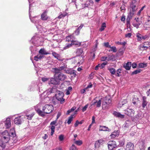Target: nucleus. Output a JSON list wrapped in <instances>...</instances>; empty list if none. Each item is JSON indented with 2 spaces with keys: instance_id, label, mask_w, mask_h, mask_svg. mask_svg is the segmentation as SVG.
I'll return each mask as SVG.
<instances>
[{
  "instance_id": "obj_1",
  "label": "nucleus",
  "mask_w": 150,
  "mask_h": 150,
  "mask_svg": "<svg viewBox=\"0 0 150 150\" xmlns=\"http://www.w3.org/2000/svg\"><path fill=\"white\" fill-rule=\"evenodd\" d=\"M2 135V137L0 139V146L4 148L5 147V144L7 143L10 140V135L6 130L3 132Z\"/></svg>"
},
{
  "instance_id": "obj_2",
  "label": "nucleus",
  "mask_w": 150,
  "mask_h": 150,
  "mask_svg": "<svg viewBox=\"0 0 150 150\" xmlns=\"http://www.w3.org/2000/svg\"><path fill=\"white\" fill-rule=\"evenodd\" d=\"M31 42L34 45L37 46H41L43 44L42 38L36 36H34L32 38Z\"/></svg>"
},
{
  "instance_id": "obj_3",
  "label": "nucleus",
  "mask_w": 150,
  "mask_h": 150,
  "mask_svg": "<svg viewBox=\"0 0 150 150\" xmlns=\"http://www.w3.org/2000/svg\"><path fill=\"white\" fill-rule=\"evenodd\" d=\"M53 105H46L43 107L42 112L44 114H49L53 111Z\"/></svg>"
},
{
  "instance_id": "obj_4",
  "label": "nucleus",
  "mask_w": 150,
  "mask_h": 150,
  "mask_svg": "<svg viewBox=\"0 0 150 150\" xmlns=\"http://www.w3.org/2000/svg\"><path fill=\"white\" fill-rule=\"evenodd\" d=\"M16 115H11L8 117L6 120H4V122L6 128L8 129L11 126V119H13V117L15 116Z\"/></svg>"
},
{
  "instance_id": "obj_5",
  "label": "nucleus",
  "mask_w": 150,
  "mask_h": 150,
  "mask_svg": "<svg viewBox=\"0 0 150 150\" xmlns=\"http://www.w3.org/2000/svg\"><path fill=\"white\" fill-rule=\"evenodd\" d=\"M64 96V94L62 92L58 91L56 94V98L59 101H60V103H63L65 101L64 99L63 98Z\"/></svg>"
},
{
  "instance_id": "obj_6",
  "label": "nucleus",
  "mask_w": 150,
  "mask_h": 150,
  "mask_svg": "<svg viewBox=\"0 0 150 150\" xmlns=\"http://www.w3.org/2000/svg\"><path fill=\"white\" fill-rule=\"evenodd\" d=\"M42 103H39L35 106V109L39 115L42 117H44L45 116V114H44L42 110H40V108L42 106Z\"/></svg>"
},
{
  "instance_id": "obj_7",
  "label": "nucleus",
  "mask_w": 150,
  "mask_h": 150,
  "mask_svg": "<svg viewBox=\"0 0 150 150\" xmlns=\"http://www.w3.org/2000/svg\"><path fill=\"white\" fill-rule=\"evenodd\" d=\"M42 85V84L41 83H40L38 85H37L35 82L32 83L29 86L28 88V90L29 91H32L34 90L37 87H38V90L40 91V86Z\"/></svg>"
},
{
  "instance_id": "obj_8",
  "label": "nucleus",
  "mask_w": 150,
  "mask_h": 150,
  "mask_svg": "<svg viewBox=\"0 0 150 150\" xmlns=\"http://www.w3.org/2000/svg\"><path fill=\"white\" fill-rule=\"evenodd\" d=\"M138 1L137 0H133L132 1V11H136L138 8Z\"/></svg>"
},
{
  "instance_id": "obj_9",
  "label": "nucleus",
  "mask_w": 150,
  "mask_h": 150,
  "mask_svg": "<svg viewBox=\"0 0 150 150\" xmlns=\"http://www.w3.org/2000/svg\"><path fill=\"white\" fill-rule=\"evenodd\" d=\"M98 97H96L92 101L91 105H95L97 107L99 108L101 106V100L99 99L98 100H97Z\"/></svg>"
},
{
  "instance_id": "obj_10",
  "label": "nucleus",
  "mask_w": 150,
  "mask_h": 150,
  "mask_svg": "<svg viewBox=\"0 0 150 150\" xmlns=\"http://www.w3.org/2000/svg\"><path fill=\"white\" fill-rule=\"evenodd\" d=\"M116 142L115 141H110L108 143V147L109 150H113V149L117 147Z\"/></svg>"
},
{
  "instance_id": "obj_11",
  "label": "nucleus",
  "mask_w": 150,
  "mask_h": 150,
  "mask_svg": "<svg viewBox=\"0 0 150 150\" xmlns=\"http://www.w3.org/2000/svg\"><path fill=\"white\" fill-rule=\"evenodd\" d=\"M59 83V81L56 77L54 76V77L50 78V80L48 81V83L50 85L51 84L56 85L58 84Z\"/></svg>"
},
{
  "instance_id": "obj_12",
  "label": "nucleus",
  "mask_w": 150,
  "mask_h": 150,
  "mask_svg": "<svg viewBox=\"0 0 150 150\" xmlns=\"http://www.w3.org/2000/svg\"><path fill=\"white\" fill-rule=\"evenodd\" d=\"M30 4L29 7V16L30 19L32 22L34 23L35 24L38 23L39 22V17L38 16H35L33 17H31L30 16Z\"/></svg>"
},
{
  "instance_id": "obj_13",
  "label": "nucleus",
  "mask_w": 150,
  "mask_h": 150,
  "mask_svg": "<svg viewBox=\"0 0 150 150\" xmlns=\"http://www.w3.org/2000/svg\"><path fill=\"white\" fill-rule=\"evenodd\" d=\"M58 80L64 81L67 78V76L62 73H60L58 75H56L55 77Z\"/></svg>"
},
{
  "instance_id": "obj_14",
  "label": "nucleus",
  "mask_w": 150,
  "mask_h": 150,
  "mask_svg": "<svg viewBox=\"0 0 150 150\" xmlns=\"http://www.w3.org/2000/svg\"><path fill=\"white\" fill-rule=\"evenodd\" d=\"M56 121H54L50 123V126L49 127L51 129V132L50 133L51 135L52 136L54 132L55 127L56 126Z\"/></svg>"
},
{
  "instance_id": "obj_15",
  "label": "nucleus",
  "mask_w": 150,
  "mask_h": 150,
  "mask_svg": "<svg viewBox=\"0 0 150 150\" xmlns=\"http://www.w3.org/2000/svg\"><path fill=\"white\" fill-rule=\"evenodd\" d=\"M137 40L139 41L147 40L149 38V36L147 35L143 36L139 33L137 34Z\"/></svg>"
},
{
  "instance_id": "obj_16",
  "label": "nucleus",
  "mask_w": 150,
  "mask_h": 150,
  "mask_svg": "<svg viewBox=\"0 0 150 150\" xmlns=\"http://www.w3.org/2000/svg\"><path fill=\"white\" fill-rule=\"evenodd\" d=\"M23 121V119L21 117V116H20L16 117L14 119V122L15 124L19 125L21 124Z\"/></svg>"
},
{
  "instance_id": "obj_17",
  "label": "nucleus",
  "mask_w": 150,
  "mask_h": 150,
  "mask_svg": "<svg viewBox=\"0 0 150 150\" xmlns=\"http://www.w3.org/2000/svg\"><path fill=\"white\" fill-rule=\"evenodd\" d=\"M131 18V16H129L128 15L127 18V30L128 31H131V28L130 27V19Z\"/></svg>"
},
{
  "instance_id": "obj_18",
  "label": "nucleus",
  "mask_w": 150,
  "mask_h": 150,
  "mask_svg": "<svg viewBox=\"0 0 150 150\" xmlns=\"http://www.w3.org/2000/svg\"><path fill=\"white\" fill-rule=\"evenodd\" d=\"M142 22L139 21L138 18H135L134 19V21L133 24V25L136 27L137 28H138L139 26L141 25Z\"/></svg>"
},
{
  "instance_id": "obj_19",
  "label": "nucleus",
  "mask_w": 150,
  "mask_h": 150,
  "mask_svg": "<svg viewBox=\"0 0 150 150\" xmlns=\"http://www.w3.org/2000/svg\"><path fill=\"white\" fill-rule=\"evenodd\" d=\"M52 54L53 56H54V58H56L59 60L61 61H63L64 59H62L61 58L60 55L57 53L54 52L52 51Z\"/></svg>"
},
{
  "instance_id": "obj_20",
  "label": "nucleus",
  "mask_w": 150,
  "mask_h": 150,
  "mask_svg": "<svg viewBox=\"0 0 150 150\" xmlns=\"http://www.w3.org/2000/svg\"><path fill=\"white\" fill-rule=\"evenodd\" d=\"M113 114L115 116L121 119L125 117L124 115L116 111H114Z\"/></svg>"
},
{
  "instance_id": "obj_21",
  "label": "nucleus",
  "mask_w": 150,
  "mask_h": 150,
  "mask_svg": "<svg viewBox=\"0 0 150 150\" xmlns=\"http://www.w3.org/2000/svg\"><path fill=\"white\" fill-rule=\"evenodd\" d=\"M54 90L55 89L53 88H49L47 91L44 92L43 94L46 93L47 94V97L51 93H53L54 91Z\"/></svg>"
},
{
  "instance_id": "obj_22",
  "label": "nucleus",
  "mask_w": 150,
  "mask_h": 150,
  "mask_svg": "<svg viewBox=\"0 0 150 150\" xmlns=\"http://www.w3.org/2000/svg\"><path fill=\"white\" fill-rule=\"evenodd\" d=\"M49 17L47 15V12L46 11L43 12L41 15V19L43 21H46L48 19Z\"/></svg>"
},
{
  "instance_id": "obj_23",
  "label": "nucleus",
  "mask_w": 150,
  "mask_h": 150,
  "mask_svg": "<svg viewBox=\"0 0 150 150\" xmlns=\"http://www.w3.org/2000/svg\"><path fill=\"white\" fill-rule=\"evenodd\" d=\"M99 130L100 131L110 132L111 131V129L105 126H100L99 128Z\"/></svg>"
},
{
  "instance_id": "obj_24",
  "label": "nucleus",
  "mask_w": 150,
  "mask_h": 150,
  "mask_svg": "<svg viewBox=\"0 0 150 150\" xmlns=\"http://www.w3.org/2000/svg\"><path fill=\"white\" fill-rule=\"evenodd\" d=\"M103 140L102 139L96 141L95 144V147L96 148H98L100 145L103 144Z\"/></svg>"
},
{
  "instance_id": "obj_25",
  "label": "nucleus",
  "mask_w": 150,
  "mask_h": 150,
  "mask_svg": "<svg viewBox=\"0 0 150 150\" xmlns=\"http://www.w3.org/2000/svg\"><path fill=\"white\" fill-rule=\"evenodd\" d=\"M131 67V62H127V63L124 64V67L127 70H129Z\"/></svg>"
},
{
  "instance_id": "obj_26",
  "label": "nucleus",
  "mask_w": 150,
  "mask_h": 150,
  "mask_svg": "<svg viewBox=\"0 0 150 150\" xmlns=\"http://www.w3.org/2000/svg\"><path fill=\"white\" fill-rule=\"evenodd\" d=\"M125 113L127 115L130 116L131 115V108L130 106L128 108L125 110Z\"/></svg>"
},
{
  "instance_id": "obj_27",
  "label": "nucleus",
  "mask_w": 150,
  "mask_h": 150,
  "mask_svg": "<svg viewBox=\"0 0 150 150\" xmlns=\"http://www.w3.org/2000/svg\"><path fill=\"white\" fill-rule=\"evenodd\" d=\"M52 71L55 73V74L54 75V76L55 77L56 76V75L60 73V71H61L60 69H59V68L58 67V68H53L52 69Z\"/></svg>"
},
{
  "instance_id": "obj_28",
  "label": "nucleus",
  "mask_w": 150,
  "mask_h": 150,
  "mask_svg": "<svg viewBox=\"0 0 150 150\" xmlns=\"http://www.w3.org/2000/svg\"><path fill=\"white\" fill-rule=\"evenodd\" d=\"M39 54H41L42 55H47L49 54L50 53L46 52L45 50L44 49H41L39 51Z\"/></svg>"
},
{
  "instance_id": "obj_29",
  "label": "nucleus",
  "mask_w": 150,
  "mask_h": 150,
  "mask_svg": "<svg viewBox=\"0 0 150 150\" xmlns=\"http://www.w3.org/2000/svg\"><path fill=\"white\" fill-rule=\"evenodd\" d=\"M119 131L117 130L116 131H115L111 134L110 136L111 137V138H115L116 136H117L119 135Z\"/></svg>"
},
{
  "instance_id": "obj_30",
  "label": "nucleus",
  "mask_w": 150,
  "mask_h": 150,
  "mask_svg": "<svg viewBox=\"0 0 150 150\" xmlns=\"http://www.w3.org/2000/svg\"><path fill=\"white\" fill-rule=\"evenodd\" d=\"M107 61H113L115 60V56L113 54L111 55H109L107 57Z\"/></svg>"
},
{
  "instance_id": "obj_31",
  "label": "nucleus",
  "mask_w": 150,
  "mask_h": 150,
  "mask_svg": "<svg viewBox=\"0 0 150 150\" xmlns=\"http://www.w3.org/2000/svg\"><path fill=\"white\" fill-rule=\"evenodd\" d=\"M44 57V56L43 55L41 54H39L34 57V60L36 61H38L39 60H40Z\"/></svg>"
},
{
  "instance_id": "obj_32",
  "label": "nucleus",
  "mask_w": 150,
  "mask_h": 150,
  "mask_svg": "<svg viewBox=\"0 0 150 150\" xmlns=\"http://www.w3.org/2000/svg\"><path fill=\"white\" fill-rule=\"evenodd\" d=\"M83 52V50L81 49H78L76 52V53L77 56H79L81 55Z\"/></svg>"
},
{
  "instance_id": "obj_33",
  "label": "nucleus",
  "mask_w": 150,
  "mask_h": 150,
  "mask_svg": "<svg viewBox=\"0 0 150 150\" xmlns=\"http://www.w3.org/2000/svg\"><path fill=\"white\" fill-rule=\"evenodd\" d=\"M143 102L142 103V106L143 108H144L146 105L147 103L146 101V99H145L144 97H143Z\"/></svg>"
},
{
  "instance_id": "obj_34",
  "label": "nucleus",
  "mask_w": 150,
  "mask_h": 150,
  "mask_svg": "<svg viewBox=\"0 0 150 150\" xmlns=\"http://www.w3.org/2000/svg\"><path fill=\"white\" fill-rule=\"evenodd\" d=\"M147 64L145 63H141L139 64V65L140 68H144L147 66Z\"/></svg>"
},
{
  "instance_id": "obj_35",
  "label": "nucleus",
  "mask_w": 150,
  "mask_h": 150,
  "mask_svg": "<svg viewBox=\"0 0 150 150\" xmlns=\"http://www.w3.org/2000/svg\"><path fill=\"white\" fill-rule=\"evenodd\" d=\"M105 101L103 102L102 103V107H103V108H106V107H107V105H108V103L107 101L106 97H105Z\"/></svg>"
},
{
  "instance_id": "obj_36",
  "label": "nucleus",
  "mask_w": 150,
  "mask_h": 150,
  "mask_svg": "<svg viewBox=\"0 0 150 150\" xmlns=\"http://www.w3.org/2000/svg\"><path fill=\"white\" fill-rule=\"evenodd\" d=\"M125 150H131V143H127L126 146Z\"/></svg>"
},
{
  "instance_id": "obj_37",
  "label": "nucleus",
  "mask_w": 150,
  "mask_h": 150,
  "mask_svg": "<svg viewBox=\"0 0 150 150\" xmlns=\"http://www.w3.org/2000/svg\"><path fill=\"white\" fill-rule=\"evenodd\" d=\"M59 69L60 71L64 70L65 71L66 70V69H67V66L66 65H63L62 66L59 67Z\"/></svg>"
},
{
  "instance_id": "obj_38",
  "label": "nucleus",
  "mask_w": 150,
  "mask_h": 150,
  "mask_svg": "<svg viewBox=\"0 0 150 150\" xmlns=\"http://www.w3.org/2000/svg\"><path fill=\"white\" fill-rule=\"evenodd\" d=\"M106 24L105 23H103L102 24L101 28L99 29V30L100 31H103L105 28H106Z\"/></svg>"
},
{
  "instance_id": "obj_39",
  "label": "nucleus",
  "mask_w": 150,
  "mask_h": 150,
  "mask_svg": "<svg viewBox=\"0 0 150 150\" xmlns=\"http://www.w3.org/2000/svg\"><path fill=\"white\" fill-rule=\"evenodd\" d=\"M131 122L130 120H127L126 121L125 123V127H128L130 125Z\"/></svg>"
},
{
  "instance_id": "obj_40",
  "label": "nucleus",
  "mask_w": 150,
  "mask_h": 150,
  "mask_svg": "<svg viewBox=\"0 0 150 150\" xmlns=\"http://www.w3.org/2000/svg\"><path fill=\"white\" fill-rule=\"evenodd\" d=\"M74 144L78 146H80L83 143L82 141L81 140H77L74 141Z\"/></svg>"
},
{
  "instance_id": "obj_41",
  "label": "nucleus",
  "mask_w": 150,
  "mask_h": 150,
  "mask_svg": "<svg viewBox=\"0 0 150 150\" xmlns=\"http://www.w3.org/2000/svg\"><path fill=\"white\" fill-rule=\"evenodd\" d=\"M71 44L72 45H80L81 43L78 41H73V40L71 42Z\"/></svg>"
},
{
  "instance_id": "obj_42",
  "label": "nucleus",
  "mask_w": 150,
  "mask_h": 150,
  "mask_svg": "<svg viewBox=\"0 0 150 150\" xmlns=\"http://www.w3.org/2000/svg\"><path fill=\"white\" fill-rule=\"evenodd\" d=\"M67 15V13L66 12H64L63 13H61L59 16H58V18H63Z\"/></svg>"
},
{
  "instance_id": "obj_43",
  "label": "nucleus",
  "mask_w": 150,
  "mask_h": 150,
  "mask_svg": "<svg viewBox=\"0 0 150 150\" xmlns=\"http://www.w3.org/2000/svg\"><path fill=\"white\" fill-rule=\"evenodd\" d=\"M83 122V120H81L80 122H79L78 120H76V123L74 124V126L75 127H77L78 125L79 124H82Z\"/></svg>"
},
{
  "instance_id": "obj_44",
  "label": "nucleus",
  "mask_w": 150,
  "mask_h": 150,
  "mask_svg": "<svg viewBox=\"0 0 150 150\" xmlns=\"http://www.w3.org/2000/svg\"><path fill=\"white\" fill-rule=\"evenodd\" d=\"M73 115H71L68 118L67 123L69 125L71 123V121L73 120Z\"/></svg>"
},
{
  "instance_id": "obj_45",
  "label": "nucleus",
  "mask_w": 150,
  "mask_h": 150,
  "mask_svg": "<svg viewBox=\"0 0 150 150\" xmlns=\"http://www.w3.org/2000/svg\"><path fill=\"white\" fill-rule=\"evenodd\" d=\"M35 112H33L30 115H26V116L27 117V119H28L29 120H31L33 116L34 115H35Z\"/></svg>"
},
{
  "instance_id": "obj_46",
  "label": "nucleus",
  "mask_w": 150,
  "mask_h": 150,
  "mask_svg": "<svg viewBox=\"0 0 150 150\" xmlns=\"http://www.w3.org/2000/svg\"><path fill=\"white\" fill-rule=\"evenodd\" d=\"M108 69L111 74L114 75L115 74L116 71L115 69H114L112 68H109Z\"/></svg>"
},
{
  "instance_id": "obj_47",
  "label": "nucleus",
  "mask_w": 150,
  "mask_h": 150,
  "mask_svg": "<svg viewBox=\"0 0 150 150\" xmlns=\"http://www.w3.org/2000/svg\"><path fill=\"white\" fill-rule=\"evenodd\" d=\"M72 87L71 86L69 87L66 92V94L67 95H69L70 94V92L72 91Z\"/></svg>"
},
{
  "instance_id": "obj_48",
  "label": "nucleus",
  "mask_w": 150,
  "mask_h": 150,
  "mask_svg": "<svg viewBox=\"0 0 150 150\" xmlns=\"http://www.w3.org/2000/svg\"><path fill=\"white\" fill-rule=\"evenodd\" d=\"M70 74L72 75L73 76L75 77L76 75V71L75 70H71L70 72Z\"/></svg>"
},
{
  "instance_id": "obj_49",
  "label": "nucleus",
  "mask_w": 150,
  "mask_h": 150,
  "mask_svg": "<svg viewBox=\"0 0 150 150\" xmlns=\"http://www.w3.org/2000/svg\"><path fill=\"white\" fill-rule=\"evenodd\" d=\"M50 78H47L46 77H44L42 78V81L44 82H47L50 80Z\"/></svg>"
},
{
  "instance_id": "obj_50",
  "label": "nucleus",
  "mask_w": 150,
  "mask_h": 150,
  "mask_svg": "<svg viewBox=\"0 0 150 150\" xmlns=\"http://www.w3.org/2000/svg\"><path fill=\"white\" fill-rule=\"evenodd\" d=\"M149 47V46H144V45H141L140 46V48L142 50H146Z\"/></svg>"
},
{
  "instance_id": "obj_51",
  "label": "nucleus",
  "mask_w": 150,
  "mask_h": 150,
  "mask_svg": "<svg viewBox=\"0 0 150 150\" xmlns=\"http://www.w3.org/2000/svg\"><path fill=\"white\" fill-rule=\"evenodd\" d=\"M71 35H69L66 37V41L68 42L71 41V42L73 40L71 38Z\"/></svg>"
},
{
  "instance_id": "obj_52",
  "label": "nucleus",
  "mask_w": 150,
  "mask_h": 150,
  "mask_svg": "<svg viewBox=\"0 0 150 150\" xmlns=\"http://www.w3.org/2000/svg\"><path fill=\"white\" fill-rule=\"evenodd\" d=\"M142 71V70L140 69H137L136 70L134 71H133L132 72V74H137L139 73H140L141 71Z\"/></svg>"
},
{
  "instance_id": "obj_53",
  "label": "nucleus",
  "mask_w": 150,
  "mask_h": 150,
  "mask_svg": "<svg viewBox=\"0 0 150 150\" xmlns=\"http://www.w3.org/2000/svg\"><path fill=\"white\" fill-rule=\"evenodd\" d=\"M72 46L71 43V44L68 43L66 44V45L63 47L64 50H66Z\"/></svg>"
},
{
  "instance_id": "obj_54",
  "label": "nucleus",
  "mask_w": 150,
  "mask_h": 150,
  "mask_svg": "<svg viewBox=\"0 0 150 150\" xmlns=\"http://www.w3.org/2000/svg\"><path fill=\"white\" fill-rule=\"evenodd\" d=\"M70 150H78V149L74 144H72L70 148Z\"/></svg>"
},
{
  "instance_id": "obj_55",
  "label": "nucleus",
  "mask_w": 150,
  "mask_h": 150,
  "mask_svg": "<svg viewBox=\"0 0 150 150\" xmlns=\"http://www.w3.org/2000/svg\"><path fill=\"white\" fill-rule=\"evenodd\" d=\"M110 48L111 49V50H109V52L112 51L113 52H116L117 50H116V48L115 47H114V46H113V47H111L110 46Z\"/></svg>"
},
{
  "instance_id": "obj_56",
  "label": "nucleus",
  "mask_w": 150,
  "mask_h": 150,
  "mask_svg": "<svg viewBox=\"0 0 150 150\" xmlns=\"http://www.w3.org/2000/svg\"><path fill=\"white\" fill-rule=\"evenodd\" d=\"M119 146H123L125 144V141L124 140H120L119 142Z\"/></svg>"
},
{
  "instance_id": "obj_57",
  "label": "nucleus",
  "mask_w": 150,
  "mask_h": 150,
  "mask_svg": "<svg viewBox=\"0 0 150 150\" xmlns=\"http://www.w3.org/2000/svg\"><path fill=\"white\" fill-rule=\"evenodd\" d=\"M59 139L60 141H62L64 139V137L62 134L60 135L59 137Z\"/></svg>"
},
{
  "instance_id": "obj_58",
  "label": "nucleus",
  "mask_w": 150,
  "mask_h": 150,
  "mask_svg": "<svg viewBox=\"0 0 150 150\" xmlns=\"http://www.w3.org/2000/svg\"><path fill=\"white\" fill-rule=\"evenodd\" d=\"M88 104H87L86 105H85L84 107H83L82 109V111L84 112L86 110L87 108L88 107Z\"/></svg>"
},
{
  "instance_id": "obj_59",
  "label": "nucleus",
  "mask_w": 150,
  "mask_h": 150,
  "mask_svg": "<svg viewBox=\"0 0 150 150\" xmlns=\"http://www.w3.org/2000/svg\"><path fill=\"white\" fill-rule=\"evenodd\" d=\"M107 62H105L103 63L102 64H101L100 65V67H101V68H104L105 66V65L107 64Z\"/></svg>"
},
{
  "instance_id": "obj_60",
  "label": "nucleus",
  "mask_w": 150,
  "mask_h": 150,
  "mask_svg": "<svg viewBox=\"0 0 150 150\" xmlns=\"http://www.w3.org/2000/svg\"><path fill=\"white\" fill-rule=\"evenodd\" d=\"M8 133L9 134L10 136H11L12 137H15L16 136L15 132H11V133L10 134H9V133H8Z\"/></svg>"
},
{
  "instance_id": "obj_61",
  "label": "nucleus",
  "mask_w": 150,
  "mask_h": 150,
  "mask_svg": "<svg viewBox=\"0 0 150 150\" xmlns=\"http://www.w3.org/2000/svg\"><path fill=\"white\" fill-rule=\"evenodd\" d=\"M30 50L31 51L32 53H34V51L36 50V49H35V48H33V46H31L30 47Z\"/></svg>"
},
{
  "instance_id": "obj_62",
  "label": "nucleus",
  "mask_w": 150,
  "mask_h": 150,
  "mask_svg": "<svg viewBox=\"0 0 150 150\" xmlns=\"http://www.w3.org/2000/svg\"><path fill=\"white\" fill-rule=\"evenodd\" d=\"M116 43L118 45H125L126 44V42H116Z\"/></svg>"
},
{
  "instance_id": "obj_63",
  "label": "nucleus",
  "mask_w": 150,
  "mask_h": 150,
  "mask_svg": "<svg viewBox=\"0 0 150 150\" xmlns=\"http://www.w3.org/2000/svg\"><path fill=\"white\" fill-rule=\"evenodd\" d=\"M104 46L106 47H110V46L109 45V43L108 42H105L104 43Z\"/></svg>"
},
{
  "instance_id": "obj_64",
  "label": "nucleus",
  "mask_w": 150,
  "mask_h": 150,
  "mask_svg": "<svg viewBox=\"0 0 150 150\" xmlns=\"http://www.w3.org/2000/svg\"><path fill=\"white\" fill-rule=\"evenodd\" d=\"M131 36V33H128L126 34L125 35V36L126 38H130Z\"/></svg>"
}]
</instances>
